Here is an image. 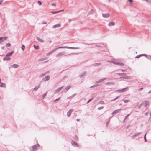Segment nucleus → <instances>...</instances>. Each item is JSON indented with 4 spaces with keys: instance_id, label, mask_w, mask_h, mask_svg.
Wrapping results in <instances>:
<instances>
[{
    "instance_id": "b1692460",
    "label": "nucleus",
    "mask_w": 151,
    "mask_h": 151,
    "mask_svg": "<svg viewBox=\"0 0 151 151\" xmlns=\"http://www.w3.org/2000/svg\"><path fill=\"white\" fill-rule=\"evenodd\" d=\"M94 13V10L91 9L88 13L89 15L92 14Z\"/></svg>"
},
{
    "instance_id": "2eb2a0df",
    "label": "nucleus",
    "mask_w": 151,
    "mask_h": 151,
    "mask_svg": "<svg viewBox=\"0 0 151 151\" xmlns=\"http://www.w3.org/2000/svg\"><path fill=\"white\" fill-rule=\"evenodd\" d=\"M101 65V63H97L93 64L92 65L94 66H97L100 65Z\"/></svg>"
},
{
    "instance_id": "58836bf2",
    "label": "nucleus",
    "mask_w": 151,
    "mask_h": 151,
    "mask_svg": "<svg viewBox=\"0 0 151 151\" xmlns=\"http://www.w3.org/2000/svg\"><path fill=\"white\" fill-rule=\"evenodd\" d=\"M110 118H109V120L106 123V127H107L108 124H109L110 121Z\"/></svg>"
},
{
    "instance_id": "5701e85b",
    "label": "nucleus",
    "mask_w": 151,
    "mask_h": 151,
    "mask_svg": "<svg viewBox=\"0 0 151 151\" xmlns=\"http://www.w3.org/2000/svg\"><path fill=\"white\" fill-rule=\"evenodd\" d=\"M115 24V23L113 22H109V24L108 25L109 26H114Z\"/></svg>"
},
{
    "instance_id": "aec40b11",
    "label": "nucleus",
    "mask_w": 151,
    "mask_h": 151,
    "mask_svg": "<svg viewBox=\"0 0 151 151\" xmlns=\"http://www.w3.org/2000/svg\"><path fill=\"white\" fill-rule=\"evenodd\" d=\"M87 73V72L86 71H85L83 72V73H82L80 75V77L81 78H82L83 76L85 75Z\"/></svg>"
},
{
    "instance_id": "bb28decb",
    "label": "nucleus",
    "mask_w": 151,
    "mask_h": 151,
    "mask_svg": "<svg viewBox=\"0 0 151 151\" xmlns=\"http://www.w3.org/2000/svg\"><path fill=\"white\" fill-rule=\"evenodd\" d=\"M121 96V95H120L119 96H117V97H116L115 99H114L112 100H111V101H114L116 100V99L119 98Z\"/></svg>"
},
{
    "instance_id": "2f4dec72",
    "label": "nucleus",
    "mask_w": 151,
    "mask_h": 151,
    "mask_svg": "<svg viewBox=\"0 0 151 151\" xmlns=\"http://www.w3.org/2000/svg\"><path fill=\"white\" fill-rule=\"evenodd\" d=\"M106 79V78H103V79H100L99 80V83H100V82L103 81L105 79Z\"/></svg>"
},
{
    "instance_id": "c9c22d12",
    "label": "nucleus",
    "mask_w": 151,
    "mask_h": 151,
    "mask_svg": "<svg viewBox=\"0 0 151 151\" xmlns=\"http://www.w3.org/2000/svg\"><path fill=\"white\" fill-rule=\"evenodd\" d=\"M23 51L24 50L25 48V46L24 45H22L21 47Z\"/></svg>"
},
{
    "instance_id": "4c0bfd02",
    "label": "nucleus",
    "mask_w": 151,
    "mask_h": 151,
    "mask_svg": "<svg viewBox=\"0 0 151 151\" xmlns=\"http://www.w3.org/2000/svg\"><path fill=\"white\" fill-rule=\"evenodd\" d=\"M73 111V109H70L69 111L67 113H71Z\"/></svg>"
},
{
    "instance_id": "f3484780",
    "label": "nucleus",
    "mask_w": 151,
    "mask_h": 151,
    "mask_svg": "<svg viewBox=\"0 0 151 151\" xmlns=\"http://www.w3.org/2000/svg\"><path fill=\"white\" fill-rule=\"evenodd\" d=\"M120 111L121 109H118L114 110L112 113H120Z\"/></svg>"
},
{
    "instance_id": "1a4fd4ad",
    "label": "nucleus",
    "mask_w": 151,
    "mask_h": 151,
    "mask_svg": "<svg viewBox=\"0 0 151 151\" xmlns=\"http://www.w3.org/2000/svg\"><path fill=\"white\" fill-rule=\"evenodd\" d=\"M50 76L49 75L46 76L45 77H44L42 81H48L50 78Z\"/></svg>"
},
{
    "instance_id": "c756f323",
    "label": "nucleus",
    "mask_w": 151,
    "mask_h": 151,
    "mask_svg": "<svg viewBox=\"0 0 151 151\" xmlns=\"http://www.w3.org/2000/svg\"><path fill=\"white\" fill-rule=\"evenodd\" d=\"M146 57L147 59L150 60H151V55H147Z\"/></svg>"
},
{
    "instance_id": "a211bd4d",
    "label": "nucleus",
    "mask_w": 151,
    "mask_h": 151,
    "mask_svg": "<svg viewBox=\"0 0 151 151\" xmlns=\"http://www.w3.org/2000/svg\"><path fill=\"white\" fill-rule=\"evenodd\" d=\"M106 85H114V82H108L106 83H105Z\"/></svg>"
},
{
    "instance_id": "cd10ccee",
    "label": "nucleus",
    "mask_w": 151,
    "mask_h": 151,
    "mask_svg": "<svg viewBox=\"0 0 151 151\" xmlns=\"http://www.w3.org/2000/svg\"><path fill=\"white\" fill-rule=\"evenodd\" d=\"M47 73H48V72H46L42 74L40 76V77H41L43 76H45V75Z\"/></svg>"
},
{
    "instance_id": "7c9ffc66",
    "label": "nucleus",
    "mask_w": 151,
    "mask_h": 151,
    "mask_svg": "<svg viewBox=\"0 0 151 151\" xmlns=\"http://www.w3.org/2000/svg\"><path fill=\"white\" fill-rule=\"evenodd\" d=\"M33 47L35 49L38 50L39 49V46L38 45L36 46L35 45H34Z\"/></svg>"
},
{
    "instance_id": "20e7f679",
    "label": "nucleus",
    "mask_w": 151,
    "mask_h": 151,
    "mask_svg": "<svg viewBox=\"0 0 151 151\" xmlns=\"http://www.w3.org/2000/svg\"><path fill=\"white\" fill-rule=\"evenodd\" d=\"M40 146L39 144H37L35 145L32 146V151H35L38 149V148Z\"/></svg>"
},
{
    "instance_id": "69168bd1",
    "label": "nucleus",
    "mask_w": 151,
    "mask_h": 151,
    "mask_svg": "<svg viewBox=\"0 0 151 151\" xmlns=\"http://www.w3.org/2000/svg\"><path fill=\"white\" fill-rule=\"evenodd\" d=\"M118 74L119 76H121L122 75L124 74V73H118Z\"/></svg>"
},
{
    "instance_id": "5fc2aeb1",
    "label": "nucleus",
    "mask_w": 151,
    "mask_h": 151,
    "mask_svg": "<svg viewBox=\"0 0 151 151\" xmlns=\"http://www.w3.org/2000/svg\"><path fill=\"white\" fill-rule=\"evenodd\" d=\"M141 56L140 55H139L135 57V58H139Z\"/></svg>"
},
{
    "instance_id": "c03bdc74",
    "label": "nucleus",
    "mask_w": 151,
    "mask_h": 151,
    "mask_svg": "<svg viewBox=\"0 0 151 151\" xmlns=\"http://www.w3.org/2000/svg\"><path fill=\"white\" fill-rule=\"evenodd\" d=\"M93 99V98H92L91 99H89L88 101V102H87V103L88 104V103H89L90 101H91Z\"/></svg>"
},
{
    "instance_id": "e433bc0d",
    "label": "nucleus",
    "mask_w": 151,
    "mask_h": 151,
    "mask_svg": "<svg viewBox=\"0 0 151 151\" xmlns=\"http://www.w3.org/2000/svg\"><path fill=\"white\" fill-rule=\"evenodd\" d=\"M6 47H10L11 46V44L9 43H8L6 44Z\"/></svg>"
},
{
    "instance_id": "9d476101",
    "label": "nucleus",
    "mask_w": 151,
    "mask_h": 151,
    "mask_svg": "<svg viewBox=\"0 0 151 151\" xmlns=\"http://www.w3.org/2000/svg\"><path fill=\"white\" fill-rule=\"evenodd\" d=\"M64 86H62L61 87H59L58 89L56 90L55 91V93H58L61 90V89L63 88Z\"/></svg>"
},
{
    "instance_id": "f8f14e48",
    "label": "nucleus",
    "mask_w": 151,
    "mask_h": 151,
    "mask_svg": "<svg viewBox=\"0 0 151 151\" xmlns=\"http://www.w3.org/2000/svg\"><path fill=\"white\" fill-rule=\"evenodd\" d=\"M61 26L60 24H56L55 25L52 26V28L53 29H55L56 28L59 27Z\"/></svg>"
},
{
    "instance_id": "ddd939ff",
    "label": "nucleus",
    "mask_w": 151,
    "mask_h": 151,
    "mask_svg": "<svg viewBox=\"0 0 151 151\" xmlns=\"http://www.w3.org/2000/svg\"><path fill=\"white\" fill-rule=\"evenodd\" d=\"M65 54V53L64 52H60L58 54H57L56 55V57H58L59 56H62L63 55H64Z\"/></svg>"
},
{
    "instance_id": "864d4df0",
    "label": "nucleus",
    "mask_w": 151,
    "mask_h": 151,
    "mask_svg": "<svg viewBox=\"0 0 151 151\" xmlns=\"http://www.w3.org/2000/svg\"><path fill=\"white\" fill-rule=\"evenodd\" d=\"M103 108H104V106H101V107H99L98 108V109L100 110V109H103Z\"/></svg>"
},
{
    "instance_id": "dca6fc26",
    "label": "nucleus",
    "mask_w": 151,
    "mask_h": 151,
    "mask_svg": "<svg viewBox=\"0 0 151 151\" xmlns=\"http://www.w3.org/2000/svg\"><path fill=\"white\" fill-rule=\"evenodd\" d=\"M65 48H69L70 49H79V47H70L68 46H65Z\"/></svg>"
},
{
    "instance_id": "a19ab883",
    "label": "nucleus",
    "mask_w": 151,
    "mask_h": 151,
    "mask_svg": "<svg viewBox=\"0 0 151 151\" xmlns=\"http://www.w3.org/2000/svg\"><path fill=\"white\" fill-rule=\"evenodd\" d=\"M123 101L124 103H127L129 102V100L124 99L123 100Z\"/></svg>"
},
{
    "instance_id": "603ef678",
    "label": "nucleus",
    "mask_w": 151,
    "mask_h": 151,
    "mask_svg": "<svg viewBox=\"0 0 151 151\" xmlns=\"http://www.w3.org/2000/svg\"><path fill=\"white\" fill-rule=\"evenodd\" d=\"M53 52H52V51H51L50 52H48L47 55H48L52 53Z\"/></svg>"
},
{
    "instance_id": "8fccbe9b",
    "label": "nucleus",
    "mask_w": 151,
    "mask_h": 151,
    "mask_svg": "<svg viewBox=\"0 0 151 151\" xmlns=\"http://www.w3.org/2000/svg\"><path fill=\"white\" fill-rule=\"evenodd\" d=\"M37 3L40 5H42V2L40 1H37Z\"/></svg>"
},
{
    "instance_id": "7ed1b4c3",
    "label": "nucleus",
    "mask_w": 151,
    "mask_h": 151,
    "mask_svg": "<svg viewBox=\"0 0 151 151\" xmlns=\"http://www.w3.org/2000/svg\"><path fill=\"white\" fill-rule=\"evenodd\" d=\"M128 88H129L128 87H127L126 88H122V89H120L116 90L115 91V92H119V93L123 92L126 91Z\"/></svg>"
},
{
    "instance_id": "6e6552de",
    "label": "nucleus",
    "mask_w": 151,
    "mask_h": 151,
    "mask_svg": "<svg viewBox=\"0 0 151 151\" xmlns=\"http://www.w3.org/2000/svg\"><path fill=\"white\" fill-rule=\"evenodd\" d=\"M71 143L72 144V145L74 147H78V144H77V143H76L74 140H72L71 141Z\"/></svg>"
},
{
    "instance_id": "0eeeda50",
    "label": "nucleus",
    "mask_w": 151,
    "mask_h": 151,
    "mask_svg": "<svg viewBox=\"0 0 151 151\" xmlns=\"http://www.w3.org/2000/svg\"><path fill=\"white\" fill-rule=\"evenodd\" d=\"M142 132L135 133L134 135L131 136V137L132 139H134L135 137L138 136Z\"/></svg>"
},
{
    "instance_id": "412c9836",
    "label": "nucleus",
    "mask_w": 151,
    "mask_h": 151,
    "mask_svg": "<svg viewBox=\"0 0 151 151\" xmlns=\"http://www.w3.org/2000/svg\"><path fill=\"white\" fill-rule=\"evenodd\" d=\"M77 94V93H74L73 95H71V96H70L68 98V99H70L71 98H72V97H74L75 96H76Z\"/></svg>"
},
{
    "instance_id": "37998d69",
    "label": "nucleus",
    "mask_w": 151,
    "mask_h": 151,
    "mask_svg": "<svg viewBox=\"0 0 151 151\" xmlns=\"http://www.w3.org/2000/svg\"><path fill=\"white\" fill-rule=\"evenodd\" d=\"M58 49V47L54 49L52 51V52H54L55 51H56Z\"/></svg>"
},
{
    "instance_id": "f03ea898",
    "label": "nucleus",
    "mask_w": 151,
    "mask_h": 151,
    "mask_svg": "<svg viewBox=\"0 0 151 151\" xmlns=\"http://www.w3.org/2000/svg\"><path fill=\"white\" fill-rule=\"evenodd\" d=\"M110 62L117 65H119L122 67H123L124 66V64L123 63L119 62L114 61H110Z\"/></svg>"
},
{
    "instance_id": "4468645a",
    "label": "nucleus",
    "mask_w": 151,
    "mask_h": 151,
    "mask_svg": "<svg viewBox=\"0 0 151 151\" xmlns=\"http://www.w3.org/2000/svg\"><path fill=\"white\" fill-rule=\"evenodd\" d=\"M37 40L39 42L43 43L44 42V40H43L42 39L38 37H36Z\"/></svg>"
},
{
    "instance_id": "e2e57ef3",
    "label": "nucleus",
    "mask_w": 151,
    "mask_h": 151,
    "mask_svg": "<svg viewBox=\"0 0 151 151\" xmlns=\"http://www.w3.org/2000/svg\"><path fill=\"white\" fill-rule=\"evenodd\" d=\"M8 38V37H3V38L4 39V40H6Z\"/></svg>"
},
{
    "instance_id": "6e6d98bb",
    "label": "nucleus",
    "mask_w": 151,
    "mask_h": 151,
    "mask_svg": "<svg viewBox=\"0 0 151 151\" xmlns=\"http://www.w3.org/2000/svg\"><path fill=\"white\" fill-rule=\"evenodd\" d=\"M95 46L96 47H101V48H102V46H100V45H96Z\"/></svg>"
},
{
    "instance_id": "0e129e2a",
    "label": "nucleus",
    "mask_w": 151,
    "mask_h": 151,
    "mask_svg": "<svg viewBox=\"0 0 151 151\" xmlns=\"http://www.w3.org/2000/svg\"><path fill=\"white\" fill-rule=\"evenodd\" d=\"M52 6H56V4L55 3H53L52 4Z\"/></svg>"
},
{
    "instance_id": "473e14b6",
    "label": "nucleus",
    "mask_w": 151,
    "mask_h": 151,
    "mask_svg": "<svg viewBox=\"0 0 151 151\" xmlns=\"http://www.w3.org/2000/svg\"><path fill=\"white\" fill-rule=\"evenodd\" d=\"M47 92L46 93H45L43 94V95L42 96V99H43L46 96L47 94Z\"/></svg>"
},
{
    "instance_id": "a878e982",
    "label": "nucleus",
    "mask_w": 151,
    "mask_h": 151,
    "mask_svg": "<svg viewBox=\"0 0 151 151\" xmlns=\"http://www.w3.org/2000/svg\"><path fill=\"white\" fill-rule=\"evenodd\" d=\"M73 138L76 141H78V138L77 135H75Z\"/></svg>"
},
{
    "instance_id": "4d7b16f0",
    "label": "nucleus",
    "mask_w": 151,
    "mask_h": 151,
    "mask_svg": "<svg viewBox=\"0 0 151 151\" xmlns=\"http://www.w3.org/2000/svg\"><path fill=\"white\" fill-rule=\"evenodd\" d=\"M100 104H104V102L103 101H100Z\"/></svg>"
},
{
    "instance_id": "6ab92c4d",
    "label": "nucleus",
    "mask_w": 151,
    "mask_h": 151,
    "mask_svg": "<svg viewBox=\"0 0 151 151\" xmlns=\"http://www.w3.org/2000/svg\"><path fill=\"white\" fill-rule=\"evenodd\" d=\"M40 84L37 86H35L34 89V90L36 91L40 87Z\"/></svg>"
},
{
    "instance_id": "49530a36",
    "label": "nucleus",
    "mask_w": 151,
    "mask_h": 151,
    "mask_svg": "<svg viewBox=\"0 0 151 151\" xmlns=\"http://www.w3.org/2000/svg\"><path fill=\"white\" fill-rule=\"evenodd\" d=\"M3 39V37H0V42L3 41L2 39Z\"/></svg>"
},
{
    "instance_id": "f257e3e1",
    "label": "nucleus",
    "mask_w": 151,
    "mask_h": 151,
    "mask_svg": "<svg viewBox=\"0 0 151 151\" xmlns=\"http://www.w3.org/2000/svg\"><path fill=\"white\" fill-rule=\"evenodd\" d=\"M14 52V51H12L11 52L8 53L6 55V56L3 58V60H9L11 59V58L9 57L11 56Z\"/></svg>"
},
{
    "instance_id": "72a5a7b5",
    "label": "nucleus",
    "mask_w": 151,
    "mask_h": 151,
    "mask_svg": "<svg viewBox=\"0 0 151 151\" xmlns=\"http://www.w3.org/2000/svg\"><path fill=\"white\" fill-rule=\"evenodd\" d=\"M100 99V97H98L96 98V99L94 101V103H96Z\"/></svg>"
},
{
    "instance_id": "774afa93",
    "label": "nucleus",
    "mask_w": 151,
    "mask_h": 151,
    "mask_svg": "<svg viewBox=\"0 0 151 151\" xmlns=\"http://www.w3.org/2000/svg\"><path fill=\"white\" fill-rule=\"evenodd\" d=\"M143 89V87H141V88H140L139 89V91H141V90H142Z\"/></svg>"
},
{
    "instance_id": "ea45409f",
    "label": "nucleus",
    "mask_w": 151,
    "mask_h": 151,
    "mask_svg": "<svg viewBox=\"0 0 151 151\" xmlns=\"http://www.w3.org/2000/svg\"><path fill=\"white\" fill-rule=\"evenodd\" d=\"M143 105V103H142V102L138 106V108H140V107H141V106Z\"/></svg>"
},
{
    "instance_id": "f704fd0d",
    "label": "nucleus",
    "mask_w": 151,
    "mask_h": 151,
    "mask_svg": "<svg viewBox=\"0 0 151 151\" xmlns=\"http://www.w3.org/2000/svg\"><path fill=\"white\" fill-rule=\"evenodd\" d=\"M120 78H126V79H128V78H129V77L128 76H123V77H120Z\"/></svg>"
},
{
    "instance_id": "c85d7f7f",
    "label": "nucleus",
    "mask_w": 151,
    "mask_h": 151,
    "mask_svg": "<svg viewBox=\"0 0 151 151\" xmlns=\"http://www.w3.org/2000/svg\"><path fill=\"white\" fill-rule=\"evenodd\" d=\"M70 87L71 86L70 85L68 86L65 88V90H66V91L68 90L70 88Z\"/></svg>"
},
{
    "instance_id": "bf43d9fd",
    "label": "nucleus",
    "mask_w": 151,
    "mask_h": 151,
    "mask_svg": "<svg viewBox=\"0 0 151 151\" xmlns=\"http://www.w3.org/2000/svg\"><path fill=\"white\" fill-rule=\"evenodd\" d=\"M128 1L130 3H132L133 2V0H128Z\"/></svg>"
},
{
    "instance_id": "de8ad7c7",
    "label": "nucleus",
    "mask_w": 151,
    "mask_h": 151,
    "mask_svg": "<svg viewBox=\"0 0 151 151\" xmlns=\"http://www.w3.org/2000/svg\"><path fill=\"white\" fill-rule=\"evenodd\" d=\"M47 58H44L42 59H41L40 60V61H43L46 60V59H47Z\"/></svg>"
},
{
    "instance_id": "3c124183",
    "label": "nucleus",
    "mask_w": 151,
    "mask_h": 151,
    "mask_svg": "<svg viewBox=\"0 0 151 151\" xmlns=\"http://www.w3.org/2000/svg\"><path fill=\"white\" fill-rule=\"evenodd\" d=\"M141 56H145L146 57L147 56V55L146 54H140Z\"/></svg>"
},
{
    "instance_id": "39448f33",
    "label": "nucleus",
    "mask_w": 151,
    "mask_h": 151,
    "mask_svg": "<svg viewBox=\"0 0 151 151\" xmlns=\"http://www.w3.org/2000/svg\"><path fill=\"white\" fill-rule=\"evenodd\" d=\"M143 105L145 107H146L149 104V102L148 101H143L142 102Z\"/></svg>"
},
{
    "instance_id": "9b49d317",
    "label": "nucleus",
    "mask_w": 151,
    "mask_h": 151,
    "mask_svg": "<svg viewBox=\"0 0 151 151\" xmlns=\"http://www.w3.org/2000/svg\"><path fill=\"white\" fill-rule=\"evenodd\" d=\"M102 16L104 18H108L109 17L110 14L109 13L102 14Z\"/></svg>"
},
{
    "instance_id": "13d9d810",
    "label": "nucleus",
    "mask_w": 151,
    "mask_h": 151,
    "mask_svg": "<svg viewBox=\"0 0 151 151\" xmlns=\"http://www.w3.org/2000/svg\"><path fill=\"white\" fill-rule=\"evenodd\" d=\"M130 126H131V125H130V124H129V125H128L127 126V127H126V128L127 129V128H129V127H130Z\"/></svg>"
},
{
    "instance_id": "79ce46f5",
    "label": "nucleus",
    "mask_w": 151,
    "mask_h": 151,
    "mask_svg": "<svg viewBox=\"0 0 151 151\" xmlns=\"http://www.w3.org/2000/svg\"><path fill=\"white\" fill-rule=\"evenodd\" d=\"M98 86V84H95V85H93V86H91L90 87V88H93V87H96V86Z\"/></svg>"
},
{
    "instance_id": "680f3d73",
    "label": "nucleus",
    "mask_w": 151,
    "mask_h": 151,
    "mask_svg": "<svg viewBox=\"0 0 151 151\" xmlns=\"http://www.w3.org/2000/svg\"><path fill=\"white\" fill-rule=\"evenodd\" d=\"M42 23L43 24H46V22L45 21H43V22H42Z\"/></svg>"
},
{
    "instance_id": "423d86ee",
    "label": "nucleus",
    "mask_w": 151,
    "mask_h": 151,
    "mask_svg": "<svg viewBox=\"0 0 151 151\" xmlns=\"http://www.w3.org/2000/svg\"><path fill=\"white\" fill-rule=\"evenodd\" d=\"M19 66V65L17 64H14L11 65L9 67V68L10 69L11 68H18Z\"/></svg>"
},
{
    "instance_id": "a18cd8bd",
    "label": "nucleus",
    "mask_w": 151,
    "mask_h": 151,
    "mask_svg": "<svg viewBox=\"0 0 151 151\" xmlns=\"http://www.w3.org/2000/svg\"><path fill=\"white\" fill-rule=\"evenodd\" d=\"M51 13L53 14H55L57 13H58V11H52L51 12Z\"/></svg>"
},
{
    "instance_id": "393cba45",
    "label": "nucleus",
    "mask_w": 151,
    "mask_h": 151,
    "mask_svg": "<svg viewBox=\"0 0 151 151\" xmlns=\"http://www.w3.org/2000/svg\"><path fill=\"white\" fill-rule=\"evenodd\" d=\"M130 114H128L124 118L123 121V122H124L126 120V119L128 117V116H129Z\"/></svg>"
},
{
    "instance_id": "052dcab7",
    "label": "nucleus",
    "mask_w": 151,
    "mask_h": 151,
    "mask_svg": "<svg viewBox=\"0 0 151 151\" xmlns=\"http://www.w3.org/2000/svg\"><path fill=\"white\" fill-rule=\"evenodd\" d=\"M144 139L145 142H146L147 141V140L146 138V137H144Z\"/></svg>"
},
{
    "instance_id": "4be33fe9",
    "label": "nucleus",
    "mask_w": 151,
    "mask_h": 151,
    "mask_svg": "<svg viewBox=\"0 0 151 151\" xmlns=\"http://www.w3.org/2000/svg\"><path fill=\"white\" fill-rule=\"evenodd\" d=\"M5 84L4 83H1V84H0V87H5Z\"/></svg>"
},
{
    "instance_id": "09e8293b",
    "label": "nucleus",
    "mask_w": 151,
    "mask_h": 151,
    "mask_svg": "<svg viewBox=\"0 0 151 151\" xmlns=\"http://www.w3.org/2000/svg\"><path fill=\"white\" fill-rule=\"evenodd\" d=\"M58 49L60 48H65V46H61L58 47Z\"/></svg>"
},
{
    "instance_id": "338daca9",
    "label": "nucleus",
    "mask_w": 151,
    "mask_h": 151,
    "mask_svg": "<svg viewBox=\"0 0 151 151\" xmlns=\"http://www.w3.org/2000/svg\"><path fill=\"white\" fill-rule=\"evenodd\" d=\"M60 98V97L59 98H58L56 99H55V101H57L58 100H59Z\"/></svg>"
}]
</instances>
